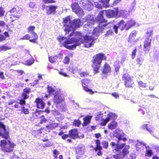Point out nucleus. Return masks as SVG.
Returning a JSON list of instances; mask_svg holds the SVG:
<instances>
[{
	"instance_id": "nucleus-22",
	"label": "nucleus",
	"mask_w": 159,
	"mask_h": 159,
	"mask_svg": "<svg viewBox=\"0 0 159 159\" xmlns=\"http://www.w3.org/2000/svg\"><path fill=\"white\" fill-rule=\"evenodd\" d=\"M37 104V107L39 108L43 109L45 106V103L40 98H37L36 100Z\"/></svg>"
},
{
	"instance_id": "nucleus-63",
	"label": "nucleus",
	"mask_w": 159,
	"mask_h": 159,
	"mask_svg": "<svg viewBox=\"0 0 159 159\" xmlns=\"http://www.w3.org/2000/svg\"><path fill=\"white\" fill-rule=\"evenodd\" d=\"M69 135H68L67 134H64L62 136V138L63 139H65L66 138H67Z\"/></svg>"
},
{
	"instance_id": "nucleus-20",
	"label": "nucleus",
	"mask_w": 159,
	"mask_h": 159,
	"mask_svg": "<svg viewBox=\"0 0 159 159\" xmlns=\"http://www.w3.org/2000/svg\"><path fill=\"white\" fill-rule=\"evenodd\" d=\"M102 73L105 74L110 73L111 72V68L110 66L107 63H105L102 70Z\"/></svg>"
},
{
	"instance_id": "nucleus-45",
	"label": "nucleus",
	"mask_w": 159,
	"mask_h": 159,
	"mask_svg": "<svg viewBox=\"0 0 159 159\" xmlns=\"http://www.w3.org/2000/svg\"><path fill=\"white\" fill-rule=\"evenodd\" d=\"M5 11L3 8L0 7V17H2L4 16Z\"/></svg>"
},
{
	"instance_id": "nucleus-38",
	"label": "nucleus",
	"mask_w": 159,
	"mask_h": 159,
	"mask_svg": "<svg viewBox=\"0 0 159 159\" xmlns=\"http://www.w3.org/2000/svg\"><path fill=\"white\" fill-rule=\"evenodd\" d=\"M48 91L50 93L54 94V93L56 92V90H55L53 88L50 86H48Z\"/></svg>"
},
{
	"instance_id": "nucleus-23",
	"label": "nucleus",
	"mask_w": 159,
	"mask_h": 159,
	"mask_svg": "<svg viewBox=\"0 0 159 159\" xmlns=\"http://www.w3.org/2000/svg\"><path fill=\"white\" fill-rule=\"evenodd\" d=\"M62 54H59L57 55H56L54 56L49 57H48L49 61L51 63H53L56 61L57 58L61 59L62 58Z\"/></svg>"
},
{
	"instance_id": "nucleus-31",
	"label": "nucleus",
	"mask_w": 159,
	"mask_h": 159,
	"mask_svg": "<svg viewBox=\"0 0 159 159\" xmlns=\"http://www.w3.org/2000/svg\"><path fill=\"white\" fill-rule=\"evenodd\" d=\"M120 62L119 61H116L114 63V66L116 72L118 71L120 67Z\"/></svg>"
},
{
	"instance_id": "nucleus-35",
	"label": "nucleus",
	"mask_w": 159,
	"mask_h": 159,
	"mask_svg": "<svg viewBox=\"0 0 159 159\" xmlns=\"http://www.w3.org/2000/svg\"><path fill=\"white\" fill-rule=\"evenodd\" d=\"M11 49V48L4 45H2L0 46V51H6Z\"/></svg>"
},
{
	"instance_id": "nucleus-16",
	"label": "nucleus",
	"mask_w": 159,
	"mask_h": 159,
	"mask_svg": "<svg viewBox=\"0 0 159 159\" xmlns=\"http://www.w3.org/2000/svg\"><path fill=\"white\" fill-rule=\"evenodd\" d=\"M64 100V97L59 92H57L54 96V101L57 103L58 105L61 103H62Z\"/></svg>"
},
{
	"instance_id": "nucleus-42",
	"label": "nucleus",
	"mask_w": 159,
	"mask_h": 159,
	"mask_svg": "<svg viewBox=\"0 0 159 159\" xmlns=\"http://www.w3.org/2000/svg\"><path fill=\"white\" fill-rule=\"evenodd\" d=\"M80 70H78L76 67H75L73 68L72 70V72L74 74H77L78 73L79 74Z\"/></svg>"
},
{
	"instance_id": "nucleus-37",
	"label": "nucleus",
	"mask_w": 159,
	"mask_h": 159,
	"mask_svg": "<svg viewBox=\"0 0 159 159\" xmlns=\"http://www.w3.org/2000/svg\"><path fill=\"white\" fill-rule=\"evenodd\" d=\"M34 61V60L33 58H31L29 60H27L25 61V64L30 65L32 64Z\"/></svg>"
},
{
	"instance_id": "nucleus-49",
	"label": "nucleus",
	"mask_w": 159,
	"mask_h": 159,
	"mask_svg": "<svg viewBox=\"0 0 159 159\" xmlns=\"http://www.w3.org/2000/svg\"><path fill=\"white\" fill-rule=\"evenodd\" d=\"M152 152L151 150L147 149V153L146 154V156L150 157L152 155Z\"/></svg>"
},
{
	"instance_id": "nucleus-51",
	"label": "nucleus",
	"mask_w": 159,
	"mask_h": 159,
	"mask_svg": "<svg viewBox=\"0 0 159 159\" xmlns=\"http://www.w3.org/2000/svg\"><path fill=\"white\" fill-rule=\"evenodd\" d=\"M58 73L60 75L63 76L64 77H69V76L67 75L66 73H65L62 71H60L58 72Z\"/></svg>"
},
{
	"instance_id": "nucleus-33",
	"label": "nucleus",
	"mask_w": 159,
	"mask_h": 159,
	"mask_svg": "<svg viewBox=\"0 0 159 159\" xmlns=\"http://www.w3.org/2000/svg\"><path fill=\"white\" fill-rule=\"evenodd\" d=\"M153 34V30H148L146 33V38H151V39L152 37Z\"/></svg>"
},
{
	"instance_id": "nucleus-60",
	"label": "nucleus",
	"mask_w": 159,
	"mask_h": 159,
	"mask_svg": "<svg viewBox=\"0 0 159 159\" xmlns=\"http://www.w3.org/2000/svg\"><path fill=\"white\" fill-rule=\"evenodd\" d=\"M80 149H79L80 150ZM76 152L78 154H79L80 155H81L84 154V152L83 151H79V149L77 150Z\"/></svg>"
},
{
	"instance_id": "nucleus-2",
	"label": "nucleus",
	"mask_w": 159,
	"mask_h": 159,
	"mask_svg": "<svg viewBox=\"0 0 159 159\" xmlns=\"http://www.w3.org/2000/svg\"><path fill=\"white\" fill-rule=\"evenodd\" d=\"M118 8H115L113 10H109L108 11H104L103 12H100L99 15L98 16L97 20L99 23L98 28L99 30L98 31V28H95L94 30L93 34H94L96 33L99 31H102V26L105 27L107 25L106 22L103 19L102 14L105 13L106 16L109 18L113 17H116V13L118 11Z\"/></svg>"
},
{
	"instance_id": "nucleus-26",
	"label": "nucleus",
	"mask_w": 159,
	"mask_h": 159,
	"mask_svg": "<svg viewBox=\"0 0 159 159\" xmlns=\"http://www.w3.org/2000/svg\"><path fill=\"white\" fill-rule=\"evenodd\" d=\"M92 117V116H86L84 119V123L83 124V125L85 126L88 124L90 121V120Z\"/></svg>"
},
{
	"instance_id": "nucleus-15",
	"label": "nucleus",
	"mask_w": 159,
	"mask_h": 159,
	"mask_svg": "<svg viewBox=\"0 0 159 159\" xmlns=\"http://www.w3.org/2000/svg\"><path fill=\"white\" fill-rule=\"evenodd\" d=\"M0 136L5 139L8 138L9 135L7 132L6 131L5 126L0 122Z\"/></svg>"
},
{
	"instance_id": "nucleus-12",
	"label": "nucleus",
	"mask_w": 159,
	"mask_h": 159,
	"mask_svg": "<svg viewBox=\"0 0 159 159\" xmlns=\"http://www.w3.org/2000/svg\"><path fill=\"white\" fill-rule=\"evenodd\" d=\"M118 28H120L121 30L125 28L127 30L126 23L124 22L123 20H121L118 23V26L116 25L114 26L113 29L115 33L116 34L118 33L117 29Z\"/></svg>"
},
{
	"instance_id": "nucleus-53",
	"label": "nucleus",
	"mask_w": 159,
	"mask_h": 159,
	"mask_svg": "<svg viewBox=\"0 0 159 159\" xmlns=\"http://www.w3.org/2000/svg\"><path fill=\"white\" fill-rule=\"evenodd\" d=\"M43 1L45 3H49L55 2L54 0H43Z\"/></svg>"
},
{
	"instance_id": "nucleus-41",
	"label": "nucleus",
	"mask_w": 159,
	"mask_h": 159,
	"mask_svg": "<svg viewBox=\"0 0 159 159\" xmlns=\"http://www.w3.org/2000/svg\"><path fill=\"white\" fill-rule=\"evenodd\" d=\"M15 15L14 13H11V14L10 15L9 18L11 19V21H13L14 20H16V19H18L17 18H15Z\"/></svg>"
},
{
	"instance_id": "nucleus-8",
	"label": "nucleus",
	"mask_w": 159,
	"mask_h": 159,
	"mask_svg": "<svg viewBox=\"0 0 159 159\" xmlns=\"http://www.w3.org/2000/svg\"><path fill=\"white\" fill-rule=\"evenodd\" d=\"M22 10L21 8L16 7L12 8L8 13H13L15 15V18H19L22 13Z\"/></svg>"
},
{
	"instance_id": "nucleus-30",
	"label": "nucleus",
	"mask_w": 159,
	"mask_h": 159,
	"mask_svg": "<svg viewBox=\"0 0 159 159\" xmlns=\"http://www.w3.org/2000/svg\"><path fill=\"white\" fill-rule=\"evenodd\" d=\"M139 86L141 89H143L146 88L148 85L146 83H145L142 81H139L138 82Z\"/></svg>"
},
{
	"instance_id": "nucleus-62",
	"label": "nucleus",
	"mask_w": 159,
	"mask_h": 159,
	"mask_svg": "<svg viewBox=\"0 0 159 159\" xmlns=\"http://www.w3.org/2000/svg\"><path fill=\"white\" fill-rule=\"evenodd\" d=\"M131 158L129 159H134L135 158V155L134 153L130 155Z\"/></svg>"
},
{
	"instance_id": "nucleus-58",
	"label": "nucleus",
	"mask_w": 159,
	"mask_h": 159,
	"mask_svg": "<svg viewBox=\"0 0 159 159\" xmlns=\"http://www.w3.org/2000/svg\"><path fill=\"white\" fill-rule=\"evenodd\" d=\"M112 95L116 98L119 97V94L116 93H114L111 94Z\"/></svg>"
},
{
	"instance_id": "nucleus-57",
	"label": "nucleus",
	"mask_w": 159,
	"mask_h": 159,
	"mask_svg": "<svg viewBox=\"0 0 159 159\" xmlns=\"http://www.w3.org/2000/svg\"><path fill=\"white\" fill-rule=\"evenodd\" d=\"M34 28H35V27L34 26H31L28 29V30L29 32H32L34 30Z\"/></svg>"
},
{
	"instance_id": "nucleus-11",
	"label": "nucleus",
	"mask_w": 159,
	"mask_h": 159,
	"mask_svg": "<svg viewBox=\"0 0 159 159\" xmlns=\"http://www.w3.org/2000/svg\"><path fill=\"white\" fill-rule=\"evenodd\" d=\"M72 11L76 14L79 15H83V11L80 7L79 5L77 3H74L71 6Z\"/></svg>"
},
{
	"instance_id": "nucleus-56",
	"label": "nucleus",
	"mask_w": 159,
	"mask_h": 159,
	"mask_svg": "<svg viewBox=\"0 0 159 159\" xmlns=\"http://www.w3.org/2000/svg\"><path fill=\"white\" fill-rule=\"evenodd\" d=\"M23 112L25 114H27L29 113V111L27 109L25 108L24 107H23Z\"/></svg>"
},
{
	"instance_id": "nucleus-19",
	"label": "nucleus",
	"mask_w": 159,
	"mask_h": 159,
	"mask_svg": "<svg viewBox=\"0 0 159 159\" xmlns=\"http://www.w3.org/2000/svg\"><path fill=\"white\" fill-rule=\"evenodd\" d=\"M137 32L136 31H133L130 34L128 39V42L131 44L134 43L136 41L135 39Z\"/></svg>"
},
{
	"instance_id": "nucleus-13",
	"label": "nucleus",
	"mask_w": 159,
	"mask_h": 159,
	"mask_svg": "<svg viewBox=\"0 0 159 159\" xmlns=\"http://www.w3.org/2000/svg\"><path fill=\"white\" fill-rule=\"evenodd\" d=\"M57 7L55 5H49L46 7V13L47 15L55 14Z\"/></svg>"
},
{
	"instance_id": "nucleus-61",
	"label": "nucleus",
	"mask_w": 159,
	"mask_h": 159,
	"mask_svg": "<svg viewBox=\"0 0 159 159\" xmlns=\"http://www.w3.org/2000/svg\"><path fill=\"white\" fill-rule=\"evenodd\" d=\"M5 22L2 21H0V26H3L5 25Z\"/></svg>"
},
{
	"instance_id": "nucleus-39",
	"label": "nucleus",
	"mask_w": 159,
	"mask_h": 159,
	"mask_svg": "<svg viewBox=\"0 0 159 159\" xmlns=\"http://www.w3.org/2000/svg\"><path fill=\"white\" fill-rule=\"evenodd\" d=\"M84 89L87 92H89L90 94H92L94 92L92 91V90L89 89L88 87L83 86Z\"/></svg>"
},
{
	"instance_id": "nucleus-14",
	"label": "nucleus",
	"mask_w": 159,
	"mask_h": 159,
	"mask_svg": "<svg viewBox=\"0 0 159 159\" xmlns=\"http://www.w3.org/2000/svg\"><path fill=\"white\" fill-rule=\"evenodd\" d=\"M90 2L89 1H87L85 0H82L80 2V4H83V6L85 7L86 9L88 11H90L93 8V4L95 6L94 4V2H96L95 1L92 2Z\"/></svg>"
},
{
	"instance_id": "nucleus-46",
	"label": "nucleus",
	"mask_w": 159,
	"mask_h": 159,
	"mask_svg": "<svg viewBox=\"0 0 159 159\" xmlns=\"http://www.w3.org/2000/svg\"><path fill=\"white\" fill-rule=\"evenodd\" d=\"M58 125V124L56 123H54L53 124H52L51 125L49 126H47V127L48 128L50 129H52L53 128L57 126Z\"/></svg>"
},
{
	"instance_id": "nucleus-64",
	"label": "nucleus",
	"mask_w": 159,
	"mask_h": 159,
	"mask_svg": "<svg viewBox=\"0 0 159 159\" xmlns=\"http://www.w3.org/2000/svg\"><path fill=\"white\" fill-rule=\"evenodd\" d=\"M53 114L55 115H57L59 114V113L56 110H55L54 111H53Z\"/></svg>"
},
{
	"instance_id": "nucleus-28",
	"label": "nucleus",
	"mask_w": 159,
	"mask_h": 159,
	"mask_svg": "<svg viewBox=\"0 0 159 159\" xmlns=\"http://www.w3.org/2000/svg\"><path fill=\"white\" fill-rule=\"evenodd\" d=\"M135 24V21L133 20H129L127 23V30H128L131 27L134 25Z\"/></svg>"
},
{
	"instance_id": "nucleus-50",
	"label": "nucleus",
	"mask_w": 159,
	"mask_h": 159,
	"mask_svg": "<svg viewBox=\"0 0 159 159\" xmlns=\"http://www.w3.org/2000/svg\"><path fill=\"white\" fill-rule=\"evenodd\" d=\"M31 37L29 34H26L25 35L23 38L21 39L22 40H28L30 39Z\"/></svg>"
},
{
	"instance_id": "nucleus-5",
	"label": "nucleus",
	"mask_w": 159,
	"mask_h": 159,
	"mask_svg": "<svg viewBox=\"0 0 159 159\" xmlns=\"http://www.w3.org/2000/svg\"><path fill=\"white\" fill-rule=\"evenodd\" d=\"M16 145L9 140H2L0 142V146L4 151L10 152L12 151Z\"/></svg>"
},
{
	"instance_id": "nucleus-9",
	"label": "nucleus",
	"mask_w": 159,
	"mask_h": 159,
	"mask_svg": "<svg viewBox=\"0 0 159 159\" xmlns=\"http://www.w3.org/2000/svg\"><path fill=\"white\" fill-rule=\"evenodd\" d=\"M123 79L125 83V85L127 87L131 86L133 83L132 79L127 74H124L123 76Z\"/></svg>"
},
{
	"instance_id": "nucleus-36",
	"label": "nucleus",
	"mask_w": 159,
	"mask_h": 159,
	"mask_svg": "<svg viewBox=\"0 0 159 159\" xmlns=\"http://www.w3.org/2000/svg\"><path fill=\"white\" fill-rule=\"evenodd\" d=\"M29 6L31 8H35L37 7V5L35 2H31L29 3Z\"/></svg>"
},
{
	"instance_id": "nucleus-44",
	"label": "nucleus",
	"mask_w": 159,
	"mask_h": 159,
	"mask_svg": "<svg viewBox=\"0 0 159 159\" xmlns=\"http://www.w3.org/2000/svg\"><path fill=\"white\" fill-rule=\"evenodd\" d=\"M79 74L80 75V76L81 77H84L86 76H87L88 75V74L87 72H81V70L80 71Z\"/></svg>"
},
{
	"instance_id": "nucleus-4",
	"label": "nucleus",
	"mask_w": 159,
	"mask_h": 159,
	"mask_svg": "<svg viewBox=\"0 0 159 159\" xmlns=\"http://www.w3.org/2000/svg\"><path fill=\"white\" fill-rule=\"evenodd\" d=\"M117 116L115 114L110 112L107 116L105 119H102L103 114L101 112H98L96 116L95 119L96 120H102L101 123V125H105L110 120H115L117 118Z\"/></svg>"
},
{
	"instance_id": "nucleus-32",
	"label": "nucleus",
	"mask_w": 159,
	"mask_h": 159,
	"mask_svg": "<svg viewBox=\"0 0 159 159\" xmlns=\"http://www.w3.org/2000/svg\"><path fill=\"white\" fill-rule=\"evenodd\" d=\"M95 143L96 144V148L95 149V150L96 151H97V150H101L102 149V148L100 146V141L98 140H96Z\"/></svg>"
},
{
	"instance_id": "nucleus-10",
	"label": "nucleus",
	"mask_w": 159,
	"mask_h": 159,
	"mask_svg": "<svg viewBox=\"0 0 159 159\" xmlns=\"http://www.w3.org/2000/svg\"><path fill=\"white\" fill-rule=\"evenodd\" d=\"M109 0H99V2H95V6L98 8L102 9L103 7H108Z\"/></svg>"
},
{
	"instance_id": "nucleus-48",
	"label": "nucleus",
	"mask_w": 159,
	"mask_h": 159,
	"mask_svg": "<svg viewBox=\"0 0 159 159\" xmlns=\"http://www.w3.org/2000/svg\"><path fill=\"white\" fill-rule=\"evenodd\" d=\"M80 121L78 120H75L73 123L74 125L77 126H79L80 125Z\"/></svg>"
},
{
	"instance_id": "nucleus-21",
	"label": "nucleus",
	"mask_w": 159,
	"mask_h": 159,
	"mask_svg": "<svg viewBox=\"0 0 159 159\" xmlns=\"http://www.w3.org/2000/svg\"><path fill=\"white\" fill-rule=\"evenodd\" d=\"M93 16L92 15H88L86 18V21H87V25H84V28H86L87 26H89L91 25V24H94V22H96L93 21Z\"/></svg>"
},
{
	"instance_id": "nucleus-59",
	"label": "nucleus",
	"mask_w": 159,
	"mask_h": 159,
	"mask_svg": "<svg viewBox=\"0 0 159 159\" xmlns=\"http://www.w3.org/2000/svg\"><path fill=\"white\" fill-rule=\"evenodd\" d=\"M5 39V38L2 35H0V42Z\"/></svg>"
},
{
	"instance_id": "nucleus-40",
	"label": "nucleus",
	"mask_w": 159,
	"mask_h": 159,
	"mask_svg": "<svg viewBox=\"0 0 159 159\" xmlns=\"http://www.w3.org/2000/svg\"><path fill=\"white\" fill-rule=\"evenodd\" d=\"M53 156L55 158H57L58 156L60 154V152L56 149H55L53 151Z\"/></svg>"
},
{
	"instance_id": "nucleus-55",
	"label": "nucleus",
	"mask_w": 159,
	"mask_h": 159,
	"mask_svg": "<svg viewBox=\"0 0 159 159\" xmlns=\"http://www.w3.org/2000/svg\"><path fill=\"white\" fill-rule=\"evenodd\" d=\"M0 78L2 80H5V77L4 75V73L3 72H0Z\"/></svg>"
},
{
	"instance_id": "nucleus-52",
	"label": "nucleus",
	"mask_w": 159,
	"mask_h": 159,
	"mask_svg": "<svg viewBox=\"0 0 159 159\" xmlns=\"http://www.w3.org/2000/svg\"><path fill=\"white\" fill-rule=\"evenodd\" d=\"M102 144L103 145V147L107 148L108 145V143L107 141H103L102 142Z\"/></svg>"
},
{
	"instance_id": "nucleus-6",
	"label": "nucleus",
	"mask_w": 159,
	"mask_h": 159,
	"mask_svg": "<svg viewBox=\"0 0 159 159\" xmlns=\"http://www.w3.org/2000/svg\"><path fill=\"white\" fill-rule=\"evenodd\" d=\"M111 145L112 146L113 151L114 152L119 151L124 147L123 150V155H125L129 153V152L128 150L129 148V145L125 146V143H122L119 145L116 144L115 143L112 142L111 143Z\"/></svg>"
},
{
	"instance_id": "nucleus-25",
	"label": "nucleus",
	"mask_w": 159,
	"mask_h": 159,
	"mask_svg": "<svg viewBox=\"0 0 159 159\" xmlns=\"http://www.w3.org/2000/svg\"><path fill=\"white\" fill-rule=\"evenodd\" d=\"M141 128L143 129H146L151 133L153 132V128L151 125H149L144 124L141 126Z\"/></svg>"
},
{
	"instance_id": "nucleus-24",
	"label": "nucleus",
	"mask_w": 159,
	"mask_h": 159,
	"mask_svg": "<svg viewBox=\"0 0 159 159\" xmlns=\"http://www.w3.org/2000/svg\"><path fill=\"white\" fill-rule=\"evenodd\" d=\"M69 135L70 137L73 139L77 138L78 137L77 131L76 129H73L70 131Z\"/></svg>"
},
{
	"instance_id": "nucleus-1",
	"label": "nucleus",
	"mask_w": 159,
	"mask_h": 159,
	"mask_svg": "<svg viewBox=\"0 0 159 159\" xmlns=\"http://www.w3.org/2000/svg\"><path fill=\"white\" fill-rule=\"evenodd\" d=\"M64 25L63 29L66 32L67 35L70 32L69 38L66 37L59 36L57 39L63 46L66 48L73 50L76 46L81 43H84L85 47L89 48L94 44V40L93 36H86L85 37L81 34L78 32H73V31L76 28H79L83 23L79 19H77L72 21H70V17L68 16L63 19Z\"/></svg>"
},
{
	"instance_id": "nucleus-47",
	"label": "nucleus",
	"mask_w": 159,
	"mask_h": 159,
	"mask_svg": "<svg viewBox=\"0 0 159 159\" xmlns=\"http://www.w3.org/2000/svg\"><path fill=\"white\" fill-rule=\"evenodd\" d=\"M70 61L69 57L67 56L65 57L63 61V62L65 64H68L69 63Z\"/></svg>"
},
{
	"instance_id": "nucleus-3",
	"label": "nucleus",
	"mask_w": 159,
	"mask_h": 159,
	"mask_svg": "<svg viewBox=\"0 0 159 159\" xmlns=\"http://www.w3.org/2000/svg\"><path fill=\"white\" fill-rule=\"evenodd\" d=\"M106 58L105 55L102 53H98L93 56L92 61V66L95 73L99 72L102 60H106Z\"/></svg>"
},
{
	"instance_id": "nucleus-17",
	"label": "nucleus",
	"mask_w": 159,
	"mask_h": 159,
	"mask_svg": "<svg viewBox=\"0 0 159 159\" xmlns=\"http://www.w3.org/2000/svg\"><path fill=\"white\" fill-rule=\"evenodd\" d=\"M118 11L116 12V17L122 16L124 18H127L129 16V12L123 10H119L118 9Z\"/></svg>"
},
{
	"instance_id": "nucleus-18",
	"label": "nucleus",
	"mask_w": 159,
	"mask_h": 159,
	"mask_svg": "<svg viewBox=\"0 0 159 159\" xmlns=\"http://www.w3.org/2000/svg\"><path fill=\"white\" fill-rule=\"evenodd\" d=\"M151 41V38H146L144 43L143 49L144 51H149L150 48Z\"/></svg>"
},
{
	"instance_id": "nucleus-34",
	"label": "nucleus",
	"mask_w": 159,
	"mask_h": 159,
	"mask_svg": "<svg viewBox=\"0 0 159 159\" xmlns=\"http://www.w3.org/2000/svg\"><path fill=\"white\" fill-rule=\"evenodd\" d=\"M30 91V89L28 88L25 89L24 90V93L23 94L24 98L25 99L28 98V96L26 94V93H29Z\"/></svg>"
},
{
	"instance_id": "nucleus-43",
	"label": "nucleus",
	"mask_w": 159,
	"mask_h": 159,
	"mask_svg": "<svg viewBox=\"0 0 159 159\" xmlns=\"http://www.w3.org/2000/svg\"><path fill=\"white\" fill-rule=\"evenodd\" d=\"M90 82V80L88 79H84L81 80L82 83L86 85L88 84Z\"/></svg>"
},
{
	"instance_id": "nucleus-29",
	"label": "nucleus",
	"mask_w": 159,
	"mask_h": 159,
	"mask_svg": "<svg viewBox=\"0 0 159 159\" xmlns=\"http://www.w3.org/2000/svg\"><path fill=\"white\" fill-rule=\"evenodd\" d=\"M31 38H32L33 39H30V42L32 43H36L38 39V37L37 34L34 32H33L32 33V37H31Z\"/></svg>"
},
{
	"instance_id": "nucleus-27",
	"label": "nucleus",
	"mask_w": 159,
	"mask_h": 159,
	"mask_svg": "<svg viewBox=\"0 0 159 159\" xmlns=\"http://www.w3.org/2000/svg\"><path fill=\"white\" fill-rule=\"evenodd\" d=\"M117 125V123L115 121H113L108 125V127L109 129L112 130L116 128Z\"/></svg>"
},
{
	"instance_id": "nucleus-7",
	"label": "nucleus",
	"mask_w": 159,
	"mask_h": 159,
	"mask_svg": "<svg viewBox=\"0 0 159 159\" xmlns=\"http://www.w3.org/2000/svg\"><path fill=\"white\" fill-rule=\"evenodd\" d=\"M114 135L118 139V142L120 140H122L124 142L127 140V139L124 137L125 134L123 131L119 129H117L114 131Z\"/></svg>"
},
{
	"instance_id": "nucleus-54",
	"label": "nucleus",
	"mask_w": 159,
	"mask_h": 159,
	"mask_svg": "<svg viewBox=\"0 0 159 159\" xmlns=\"http://www.w3.org/2000/svg\"><path fill=\"white\" fill-rule=\"evenodd\" d=\"M136 51L137 50L135 48L133 50L132 52V56L133 59L135 57L136 55Z\"/></svg>"
}]
</instances>
